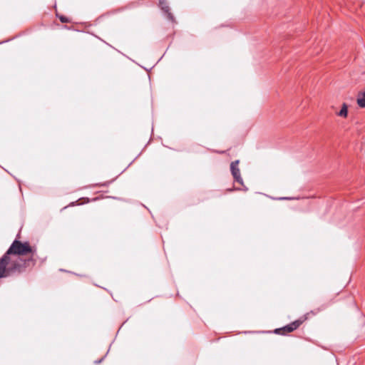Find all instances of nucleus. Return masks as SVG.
<instances>
[{"label": "nucleus", "instance_id": "obj_10", "mask_svg": "<svg viewBox=\"0 0 365 365\" xmlns=\"http://www.w3.org/2000/svg\"><path fill=\"white\" fill-rule=\"evenodd\" d=\"M289 197H279V200H289Z\"/></svg>", "mask_w": 365, "mask_h": 365}, {"label": "nucleus", "instance_id": "obj_6", "mask_svg": "<svg viewBox=\"0 0 365 365\" xmlns=\"http://www.w3.org/2000/svg\"><path fill=\"white\" fill-rule=\"evenodd\" d=\"M357 104L361 108H365V88L364 91L359 92L358 94Z\"/></svg>", "mask_w": 365, "mask_h": 365}, {"label": "nucleus", "instance_id": "obj_3", "mask_svg": "<svg viewBox=\"0 0 365 365\" xmlns=\"http://www.w3.org/2000/svg\"><path fill=\"white\" fill-rule=\"evenodd\" d=\"M239 163L240 161L238 160L232 162L230 165V170L235 180L241 185H243V180L238 168Z\"/></svg>", "mask_w": 365, "mask_h": 365}, {"label": "nucleus", "instance_id": "obj_7", "mask_svg": "<svg viewBox=\"0 0 365 365\" xmlns=\"http://www.w3.org/2000/svg\"><path fill=\"white\" fill-rule=\"evenodd\" d=\"M348 114V108L346 103L342 105L341 109L337 113V115L340 117L346 118Z\"/></svg>", "mask_w": 365, "mask_h": 365}, {"label": "nucleus", "instance_id": "obj_5", "mask_svg": "<svg viewBox=\"0 0 365 365\" xmlns=\"http://www.w3.org/2000/svg\"><path fill=\"white\" fill-rule=\"evenodd\" d=\"M159 6L165 13L168 14V18L173 21V16L171 13L169 12L170 8L167 0H159Z\"/></svg>", "mask_w": 365, "mask_h": 365}, {"label": "nucleus", "instance_id": "obj_9", "mask_svg": "<svg viewBox=\"0 0 365 365\" xmlns=\"http://www.w3.org/2000/svg\"><path fill=\"white\" fill-rule=\"evenodd\" d=\"M103 359H100V360H98V361H96L95 363L96 364H100L101 361H102Z\"/></svg>", "mask_w": 365, "mask_h": 365}, {"label": "nucleus", "instance_id": "obj_1", "mask_svg": "<svg viewBox=\"0 0 365 365\" xmlns=\"http://www.w3.org/2000/svg\"><path fill=\"white\" fill-rule=\"evenodd\" d=\"M25 266V261L20 257L8 258L4 255L0 259V278L10 276L19 272L21 268Z\"/></svg>", "mask_w": 365, "mask_h": 365}, {"label": "nucleus", "instance_id": "obj_8", "mask_svg": "<svg viewBox=\"0 0 365 365\" xmlns=\"http://www.w3.org/2000/svg\"><path fill=\"white\" fill-rule=\"evenodd\" d=\"M59 19H60L61 21L63 22V23H66V22L68 21V19L66 17L63 16H60Z\"/></svg>", "mask_w": 365, "mask_h": 365}, {"label": "nucleus", "instance_id": "obj_2", "mask_svg": "<svg viewBox=\"0 0 365 365\" xmlns=\"http://www.w3.org/2000/svg\"><path fill=\"white\" fill-rule=\"evenodd\" d=\"M31 252L32 249L27 242L21 243L16 240L4 255H7L8 258L20 257L24 260L21 255H24ZM24 261L26 262L25 259Z\"/></svg>", "mask_w": 365, "mask_h": 365}, {"label": "nucleus", "instance_id": "obj_4", "mask_svg": "<svg viewBox=\"0 0 365 365\" xmlns=\"http://www.w3.org/2000/svg\"><path fill=\"white\" fill-rule=\"evenodd\" d=\"M303 322V320H296L295 322L291 323L283 327L282 329H275V333L280 334L282 331H287V332H292L295 330L297 328L299 327L300 324Z\"/></svg>", "mask_w": 365, "mask_h": 365}]
</instances>
